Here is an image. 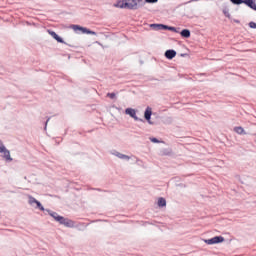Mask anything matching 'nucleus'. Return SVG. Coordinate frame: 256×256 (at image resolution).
<instances>
[{"instance_id":"3","label":"nucleus","mask_w":256,"mask_h":256,"mask_svg":"<svg viewBox=\"0 0 256 256\" xmlns=\"http://www.w3.org/2000/svg\"><path fill=\"white\" fill-rule=\"evenodd\" d=\"M71 29H73V31H81V33H86L87 35H97V33L79 25H72Z\"/></svg>"},{"instance_id":"21","label":"nucleus","mask_w":256,"mask_h":256,"mask_svg":"<svg viewBox=\"0 0 256 256\" xmlns=\"http://www.w3.org/2000/svg\"><path fill=\"white\" fill-rule=\"evenodd\" d=\"M159 0H145L144 3H157Z\"/></svg>"},{"instance_id":"12","label":"nucleus","mask_w":256,"mask_h":256,"mask_svg":"<svg viewBox=\"0 0 256 256\" xmlns=\"http://www.w3.org/2000/svg\"><path fill=\"white\" fill-rule=\"evenodd\" d=\"M51 37H53V39H55L56 41H58V43H63V39L61 37H59V35H57V33L51 31L49 32Z\"/></svg>"},{"instance_id":"11","label":"nucleus","mask_w":256,"mask_h":256,"mask_svg":"<svg viewBox=\"0 0 256 256\" xmlns=\"http://www.w3.org/2000/svg\"><path fill=\"white\" fill-rule=\"evenodd\" d=\"M181 37H184L185 39H189L191 37V31L184 29L180 32Z\"/></svg>"},{"instance_id":"16","label":"nucleus","mask_w":256,"mask_h":256,"mask_svg":"<svg viewBox=\"0 0 256 256\" xmlns=\"http://www.w3.org/2000/svg\"><path fill=\"white\" fill-rule=\"evenodd\" d=\"M116 157H118L119 159H127V161H129L130 157L125 155V154H121V153H116Z\"/></svg>"},{"instance_id":"2","label":"nucleus","mask_w":256,"mask_h":256,"mask_svg":"<svg viewBox=\"0 0 256 256\" xmlns=\"http://www.w3.org/2000/svg\"><path fill=\"white\" fill-rule=\"evenodd\" d=\"M145 2L143 0H126V9L136 10L143 7Z\"/></svg>"},{"instance_id":"6","label":"nucleus","mask_w":256,"mask_h":256,"mask_svg":"<svg viewBox=\"0 0 256 256\" xmlns=\"http://www.w3.org/2000/svg\"><path fill=\"white\" fill-rule=\"evenodd\" d=\"M126 115H130L132 119H135V121H138L139 118H137V112L133 108L126 109Z\"/></svg>"},{"instance_id":"8","label":"nucleus","mask_w":256,"mask_h":256,"mask_svg":"<svg viewBox=\"0 0 256 256\" xmlns=\"http://www.w3.org/2000/svg\"><path fill=\"white\" fill-rule=\"evenodd\" d=\"M241 1L242 3L250 7V9H253L254 11H256V3L253 2V0H241Z\"/></svg>"},{"instance_id":"4","label":"nucleus","mask_w":256,"mask_h":256,"mask_svg":"<svg viewBox=\"0 0 256 256\" xmlns=\"http://www.w3.org/2000/svg\"><path fill=\"white\" fill-rule=\"evenodd\" d=\"M223 241H225V238H223V236H215L211 239L205 240V243L207 245H216L217 243H223Z\"/></svg>"},{"instance_id":"17","label":"nucleus","mask_w":256,"mask_h":256,"mask_svg":"<svg viewBox=\"0 0 256 256\" xmlns=\"http://www.w3.org/2000/svg\"><path fill=\"white\" fill-rule=\"evenodd\" d=\"M152 27H157L158 29H169V26L163 24H154Z\"/></svg>"},{"instance_id":"23","label":"nucleus","mask_w":256,"mask_h":256,"mask_svg":"<svg viewBox=\"0 0 256 256\" xmlns=\"http://www.w3.org/2000/svg\"><path fill=\"white\" fill-rule=\"evenodd\" d=\"M3 149H5V145H3V142L0 141V152L3 151Z\"/></svg>"},{"instance_id":"19","label":"nucleus","mask_w":256,"mask_h":256,"mask_svg":"<svg viewBox=\"0 0 256 256\" xmlns=\"http://www.w3.org/2000/svg\"><path fill=\"white\" fill-rule=\"evenodd\" d=\"M107 97H109L110 99H115L116 94L115 93H108Z\"/></svg>"},{"instance_id":"10","label":"nucleus","mask_w":256,"mask_h":256,"mask_svg":"<svg viewBox=\"0 0 256 256\" xmlns=\"http://www.w3.org/2000/svg\"><path fill=\"white\" fill-rule=\"evenodd\" d=\"M151 115H153V111L151 109V107H147L144 113V117L146 119V121H151Z\"/></svg>"},{"instance_id":"9","label":"nucleus","mask_w":256,"mask_h":256,"mask_svg":"<svg viewBox=\"0 0 256 256\" xmlns=\"http://www.w3.org/2000/svg\"><path fill=\"white\" fill-rule=\"evenodd\" d=\"M177 56V52L175 50H167L165 52L166 59H174Z\"/></svg>"},{"instance_id":"7","label":"nucleus","mask_w":256,"mask_h":256,"mask_svg":"<svg viewBox=\"0 0 256 256\" xmlns=\"http://www.w3.org/2000/svg\"><path fill=\"white\" fill-rule=\"evenodd\" d=\"M0 153H3V157L7 161H13V158H11V152H9L7 148L1 150Z\"/></svg>"},{"instance_id":"1","label":"nucleus","mask_w":256,"mask_h":256,"mask_svg":"<svg viewBox=\"0 0 256 256\" xmlns=\"http://www.w3.org/2000/svg\"><path fill=\"white\" fill-rule=\"evenodd\" d=\"M50 215L53 217V219H55L58 223H60V225H64L65 227L75 226V222L63 216H60L59 214H57V212H51Z\"/></svg>"},{"instance_id":"15","label":"nucleus","mask_w":256,"mask_h":256,"mask_svg":"<svg viewBox=\"0 0 256 256\" xmlns=\"http://www.w3.org/2000/svg\"><path fill=\"white\" fill-rule=\"evenodd\" d=\"M167 205V201L165 198H159L158 200V207H165Z\"/></svg>"},{"instance_id":"14","label":"nucleus","mask_w":256,"mask_h":256,"mask_svg":"<svg viewBox=\"0 0 256 256\" xmlns=\"http://www.w3.org/2000/svg\"><path fill=\"white\" fill-rule=\"evenodd\" d=\"M235 133H237L238 135H246L245 133V129H243V127L238 126L234 128Z\"/></svg>"},{"instance_id":"13","label":"nucleus","mask_w":256,"mask_h":256,"mask_svg":"<svg viewBox=\"0 0 256 256\" xmlns=\"http://www.w3.org/2000/svg\"><path fill=\"white\" fill-rule=\"evenodd\" d=\"M116 7H119L120 9H127V0L119 1Z\"/></svg>"},{"instance_id":"22","label":"nucleus","mask_w":256,"mask_h":256,"mask_svg":"<svg viewBox=\"0 0 256 256\" xmlns=\"http://www.w3.org/2000/svg\"><path fill=\"white\" fill-rule=\"evenodd\" d=\"M150 141H151L152 143H159V140H157V138H151Z\"/></svg>"},{"instance_id":"20","label":"nucleus","mask_w":256,"mask_h":256,"mask_svg":"<svg viewBox=\"0 0 256 256\" xmlns=\"http://www.w3.org/2000/svg\"><path fill=\"white\" fill-rule=\"evenodd\" d=\"M249 27H250L251 29H256V23H255V22H250V23H249Z\"/></svg>"},{"instance_id":"24","label":"nucleus","mask_w":256,"mask_h":256,"mask_svg":"<svg viewBox=\"0 0 256 256\" xmlns=\"http://www.w3.org/2000/svg\"><path fill=\"white\" fill-rule=\"evenodd\" d=\"M168 31H177V29L175 27H169L168 26Z\"/></svg>"},{"instance_id":"18","label":"nucleus","mask_w":256,"mask_h":256,"mask_svg":"<svg viewBox=\"0 0 256 256\" xmlns=\"http://www.w3.org/2000/svg\"><path fill=\"white\" fill-rule=\"evenodd\" d=\"M232 3H234V5H241L243 3V1L241 0H230Z\"/></svg>"},{"instance_id":"5","label":"nucleus","mask_w":256,"mask_h":256,"mask_svg":"<svg viewBox=\"0 0 256 256\" xmlns=\"http://www.w3.org/2000/svg\"><path fill=\"white\" fill-rule=\"evenodd\" d=\"M28 203H29V205H33V203H35L37 205L38 209H40V211H45V208L43 207V205H41V202H39L33 196H28Z\"/></svg>"}]
</instances>
